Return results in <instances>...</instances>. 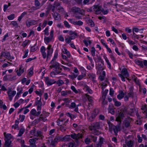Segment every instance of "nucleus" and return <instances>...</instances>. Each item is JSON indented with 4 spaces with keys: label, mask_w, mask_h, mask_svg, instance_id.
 Instances as JSON below:
<instances>
[{
    "label": "nucleus",
    "mask_w": 147,
    "mask_h": 147,
    "mask_svg": "<svg viewBox=\"0 0 147 147\" xmlns=\"http://www.w3.org/2000/svg\"><path fill=\"white\" fill-rule=\"evenodd\" d=\"M100 128V125L98 122H96L92 124L89 126V128L90 130L91 131L92 134L94 135H98L100 134V133L98 129Z\"/></svg>",
    "instance_id": "f257e3e1"
},
{
    "label": "nucleus",
    "mask_w": 147,
    "mask_h": 147,
    "mask_svg": "<svg viewBox=\"0 0 147 147\" xmlns=\"http://www.w3.org/2000/svg\"><path fill=\"white\" fill-rule=\"evenodd\" d=\"M103 10V8L101 6L94 5L89 9V11L91 12L94 11L96 14H99L102 12Z\"/></svg>",
    "instance_id": "f03ea898"
},
{
    "label": "nucleus",
    "mask_w": 147,
    "mask_h": 147,
    "mask_svg": "<svg viewBox=\"0 0 147 147\" xmlns=\"http://www.w3.org/2000/svg\"><path fill=\"white\" fill-rule=\"evenodd\" d=\"M118 75L121 78L122 81L123 82L125 81V78H127L129 76L127 69L125 68L123 69L121 71V74H119Z\"/></svg>",
    "instance_id": "7ed1b4c3"
},
{
    "label": "nucleus",
    "mask_w": 147,
    "mask_h": 147,
    "mask_svg": "<svg viewBox=\"0 0 147 147\" xmlns=\"http://www.w3.org/2000/svg\"><path fill=\"white\" fill-rule=\"evenodd\" d=\"M3 57H5L8 60L13 59L14 57L13 56H11L10 53L8 51H2L1 53L0 57L2 58Z\"/></svg>",
    "instance_id": "20e7f679"
},
{
    "label": "nucleus",
    "mask_w": 147,
    "mask_h": 147,
    "mask_svg": "<svg viewBox=\"0 0 147 147\" xmlns=\"http://www.w3.org/2000/svg\"><path fill=\"white\" fill-rule=\"evenodd\" d=\"M71 10L74 14L79 13L80 14L83 15L84 13V11L83 9L76 7H73Z\"/></svg>",
    "instance_id": "39448f33"
},
{
    "label": "nucleus",
    "mask_w": 147,
    "mask_h": 147,
    "mask_svg": "<svg viewBox=\"0 0 147 147\" xmlns=\"http://www.w3.org/2000/svg\"><path fill=\"white\" fill-rule=\"evenodd\" d=\"M70 137L72 139L74 140L76 143H78V140L82 138V136L81 134H76L74 133L70 135Z\"/></svg>",
    "instance_id": "423d86ee"
},
{
    "label": "nucleus",
    "mask_w": 147,
    "mask_h": 147,
    "mask_svg": "<svg viewBox=\"0 0 147 147\" xmlns=\"http://www.w3.org/2000/svg\"><path fill=\"white\" fill-rule=\"evenodd\" d=\"M45 82L48 86H51L56 82L54 80L51 79L47 77H45Z\"/></svg>",
    "instance_id": "0eeeda50"
},
{
    "label": "nucleus",
    "mask_w": 147,
    "mask_h": 147,
    "mask_svg": "<svg viewBox=\"0 0 147 147\" xmlns=\"http://www.w3.org/2000/svg\"><path fill=\"white\" fill-rule=\"evenodd\" d=\"M7 94L9 100L11 101L12 100L13 97L16 94V91H12L11 90H8L7 92Z\"/></svg>",
    "instance_id": "6e6552de"
},
{
    "label": "nucleus",
    "mask_w": 147,
    "mask_h": 147,
    "mask_svg": "<svg viewBox=\"0 0 147 147\" xmlns=\"http://www.w3.org/2000/svg\"><path fill=\"white\" fill-rule=\"evenodd\" d=\"M132 121V119L130 117H127L125 118L123 122L125 127L127 128L130 126V123Z\"/></svg>",
    "instance_id": "1a4fd4ad"
},
{
    "label": "nucleus",
    "mask_w": 147,
    "mask_h": 147,
    "mask_svg": "<svg viewBox=\"0 0 147 147\" xmlns=\"http://www.w3.org/2000/svg\"><path fill=\"white\" fill-rule=\"evenodd\" d=\"M16 76L12 77L11 75H5L3 78L4 81H12L16 79Z\"/></svg>",
    "instance_id": "9d476101"
},
{
    "label": "nucleus",
    "mask_w": 147,
    "mask_h": 147,
    "mask_svg": "<svg viewBox=\"0 0 147 147\" xmlns=\"http://www.w3.org/2000/svg\"><path fill=\"white\" fill-rule=\"evenodd\" d=\"M38 139V138L34 137L33 138L30 139L29 142L30 143V146L31 147H36V146L35 144L36 141Z\"/></svg>",
    "instance_id": "9b49d317"
},
{
    "label": "nucleus",
    "mask_w": 147,
    "mask_h": 147,
    "mask_svg": "<svg viewBox=\"0 0 147 147\" xmlns=\"http://www.w3.org/2000/svg\"><path fill=\"white\" fill-rule=\"evenodd\" d=\"M36 21L34 20H30L27 21L26 22V25L27 27H29L30 26L35 25L36 24Z\"/></svg>",
    "instance_id": "f8f14e48"
},
{
    "label": "nucleus",
    "mask_w": 147,
    "mask_h": 147,
    "mask_svg": "<svg viewBox=\"0 0 147 147\" xmlns=\"http://www.w3.org/2000/svg\"><path fill=\"white\" fill-rule=\"evenodd\" d=\"M41 100V98H40V100H36L35 103V105L37 106V111L41 110V109L42 102Z\"/></svg>",
    "instance_id": "ddd939ff"
},
{
    "label": "nucleus",
    "mask_w": 147,
    "mask_h": 147,
    "mask_svg": "<svg viewBox=\"0 0 147 147\" xmlns=\"http://www.w3.org/2000/svg\"><path fill=\"white\" fill-rule=\"evenodd\" d=\"M17 90L18 91V92L15 98V100L18 99L20 97V94L22 93L23 91V88L19 87H17Z\"/></svg>",
    "instance_id": "4468645a"
},
{
    "label": "nucleus",
    "mask_w": 147,
    "mask_h": 147,
    "mask_svg": "<svg viewBox=\"0 0 147 147\" xmlns=\"http://www.w3.org/2000/svg\"><path fill=\"white\" fill-rule=\"evenodd\" d=\"M50 64L51 65L50 66L51 69L52 68H55V69H58L59 66V63L53 61V63H51V61L50 62Z\"/></svg>",
    "instance_id": "2eb2a0df"
},
{
    "label": "nucleus",
    "mask_w": 147,
    "mask_h": 147,
    "mask_svg": "<svg viewBox=\"0 0 147 147\" xmlns=\"http://www.w3.org/2000/svg\"><path fill=\"white\" fill-rule=\"evenodd\" d=\"M6 133H4V134L5 136V140L12 141L13 140V136L11 134H7L5 135Z\"/></svg>",
    "instance_id": "dca6fc26"
},
{
    "label": "nucleus",
    "mask_w": 147,
    "mask_h": 147,
    "mask_svg": "<svg viewBox=\"0 0 147 147\" xmlns=\"http://www.w3.org/2000/svg\"><path fill=\"white\" fill-rule=\"evenodd\" d=\"M38 112H36V110L33 109L30 111L31 113L34 116H38L41 113V110L38 111Z\"/></svg>",
    "instance_id": "f3484780"
},
{
    "label": "nucleus",
    "mask_w": 147,
    "mask_h": 147,
    "mask_svg": "<svg viewBox=\"0 0 147 147\" xmlns=\"http://www.w3.org/2000/svg\"><path fill=\"white\" fill-rule=\"evenodd\" d=\"M129 97L132 98L134 97V93L133 92V88L132 87H130L129 89V92L127 95Z\"/></svg>",
    "instance_id": "a211bd4d"
},
{
    "label": "nucleus",
    "mask_w": 147,
    "mask_h": 147,
    "mask_svg": "<svg viewBox=\"0 0 147 147\" xmlns=\"http://www.w3.org/2000/svg\"><path fill=\"white\" fill-rule=\"evenodd\" d=\"M34 137L40 138L41 139H42V133L41 131H37L36 132H35L34 134Z\"/></svg>",
    "instance_id": "6ab92c4d"
},
{
    "label": "nucleus",
    "mask_w": 147,
    "mask_h": 147,
    "mask_svg": "<svg viewBox=\"0 0 147 147\" xmlns=\"http://www.w3.org/2000/svg\"><path fill=\"white\" fill-rule=\"evenodd\" d=\"M124 117V114L122 113H120L116 117V121H122Z\"/></svg>",
    "instance_id": "aec40b11"
},
{
    "label": "nucleus",
    "mask_w": 147,
    "mask_h": 147,
    "mask_svg": "<svg viewBox=\"0 0 147 147\" xmlns=\"http://www.w3.org/2000/svg\"><path fill=\"white\" fill-rule=\"evenodd\" d=\"M23 67L22 65H20V67L19 69L16 72L18 76H20L21 74L23 73L24 72Z\"/></svg>",
    "instance_id": "412c9836"
},
{
    "label": "nucleus",
    "mask_w": 147,
    "mask_h": 147,
    "mask_svg": "<svg viewBox=\"0 0 147 147\" xmlns=\"http://www.w3.org/2000/svg\"><path fill=\"white\" fill-rule=\"evenodd\" d=\"M107 122L108 124L109 130L110 132H112L115 127V125H113L112 123L109 121H107Z\"/></svg>",
    "instance_id": "4be33fe9"
},
{
    "label": "nucleus",
    "mask_w": 147,
    "mask_h": 147,
    "mask_svg": "<svg viewBox=\"0 0 147 147\" xmlns=\"http://www.w3.org/2000/svg\"><path fill=\"white\" fill-rule=\"evenodd\" d=\"M124 96V93L122 91H120L119 94L117 95V97L119 100H121Z\"/></svg>",
    "instance_id": "5701e85b"
},
{
    "label": "nucleus",
    "mask_w": 147,
    "mask_h": 147,
    "mask_svg": "<svg viewBox=\"0 0 147 147\" xmlns=\"http://www.w3.org/2000/svg\"><path fill=\"white\" fill-rule=\"evenodd\" d=\"M135 63L139 66H140L142 68L144 67V65L143 64V62L142 61L139 60L138 59H136L135 60Z\"/></svg>",
    "instance_id": "b1692460"
},
{
    "label": "nucleus",
    "mask_w": 147,
    "mask_h": 147,
    "mask_svg": "<svg viewBox=\"0 0 147 147\" xmlns=\"http://www.w3.org/2000/svg\"><path fill=\"white\" fill-rule=\"evenodd\" d=\"M66 115L69 117L71 119L76 118L77 117V115H74L69 113H66Z\"/></svg>",
    "instance_id": "393cba45"
},
{
    "label": "nucleus",
    "mask_w": 147,
    "mask_h": 147,
    "mask_svg": "<svg viewBox=\"0 0 147 147\" xmlns=\"http://www.w3.org/2000/svg\"><path fill=\"white\" fill-rule=\"evenodd\" d=\"M53 16V17L55 20H59V19H60V16L57 12H54Z\"/></svg>",
    "instance_id": "a878e982"
},
{
    "label": "nucleus",
    "mask_w": 147,
    "mask_h": 147,
    "mask_svg": "<svg viewBox=\"0 0 147 147\" xmlns=\"http://www.w3.org/2000/svg\"><path fill=\"white\" fill-rule=\"evenodd\" d=\"M62 136H59L58 135H57L54 140H55V142L57 143L60 141H62Z\"/></svg>",
    "instance_id": "bb28decb"
},
{
    "label": "nucleus",
    "mask_w": 147,
    "mask_h": 147,
    "mask_svg": "<svg viewBox=\"0 0 147 147\" xmlns=\"http://www.w3.org/2000/svg\"><path fill=\"white\" fill-rule=\"evenodd\" d=\"M120 129H121L119 128V127L116 126H115V127L114 128L113 130L115 133V135H117L118 132L120 130Z\"/></svg>",
    "instance_id": "cd10ccee"
},
{
    "label": "nucleus",
    "mask_w": 147,
    "mask_h": 147,
    "mask_svg": "<svg viewBox=\"0 0 147 147\" xmlns=\"http://www.w3.org/2000/svg\"><path fill=\"white\" fill-rule=\"evenodd\" d=\"M5 147H11L12 145L11 144V141L5 140Z\"/></svg>",
    "instance_id": "c85d7f7f"
},
{
    "label": "nucleus",
    "mask_w": 147,
    "mask_h": 147,
    "mask_svg": "<svg viewBox=\"0 0 147 147\" xmlns=\"http://www.w3.org/2000/svg\"><path fill=\"white\" fill-rule=\"evenodd\" d=\"M84 88L87 92H88L90 94H92V90L91 89L90 87L87 85H86L85 86Z\"/></svg>",
    "instance_id": "c756f323"
},
{
    "label": "nucleus",
    "mask_w": 147,
    "mask_h": 147,
    "mask_svg": "<svg viewBox=\"0 0 147 147\" xmlns=\"http://www.w3.org/2000/svg\"><path fill=\"white\" fill-rule=\"evenodd\" d=\"M104 138H101L99 139V141L98 144H97V147H101L103 143Z\"/></svg>",
    "instance_id": "7c9ffc66"
},
{
    "label": "nucleus",
    "mask_w": 147,
    "mask_h": 147,
    "mask_svg": "<svg viewBox=\"0 0 147 147\" xmlns=\"http://www.w3.org/2000/svg\"><path fill=\"white\" fill-rule=\"evenodd\" d=\"M70 135H67L64 137L62 136V141H69L70 139Z\"/></svg>",
    "instance_id": "2f4dec72"
},
{
    "label": "nucleus",
    "mask_w": 147,
    "mask_h": 147,
    "mask_svg": "<svg viewBox=\"0 0 147 147\" xmlns=\"http://www.w3.org/2000/svg\"><path fill=\"white\" fill-rule=\"evenodd\" d=\"M78 74H75L74 73L72 74V75H69L68 76L69 78H71L72 80H74L78 76Z\"/></svg>",
    "instance_id": "473e14b6"
},
{
    "label": "nucleus",
    "mask_w": 147,
    "mask_h": 147,
    "mask_svg": "<svg viewBox=\"0 0 147 147\" xmlns=\"http://www.w3.org/2000/svg\"><path fill=\"white\" fill-rule=\"evenodd\" d=\"M58 55V52L57 50L55 51L54 53V56L52 60L51 61V63H53V61L55 60L57 58Z\"/></svg>",
    "instance_id": "72a5a7b5"
},
{
    "label": "nucleus",
    "mask_w": 147,
    "mask_h": 147,
    "mask_svg": "<svg viewBox=\"0 0 147 147\" xmlns=\"http://www.w3.org/2000/svg\"><path fill=\"white\" fill-rule=\"evenodd\" d=\"M25 131V129L23 128L20 129L19 130V133L18 135V136H21L24 134Z\"/></svg>",
    "instance_id": "f704fd0d"
},
{
    "label": "nucleus",
    "mask_w": 147,
    "mask_h": 147,
    "mask_svg": "<svg viewBox=\"0 0 147 147\" xmlns=\"http://www.w3.org/2000/svg\"><path fill=\"white\" fill-rule=\"evenodd\" d=\"M126 145L128 147H132L134 145V142L131 140H129L126 143Z\"/></svg>",
    "instance_id": "c9c22d12"
},
{
    "label": "nucleus",
    "mask_w": 147,
    "mask_h": 147,
    "mask_svg": "<svg viewBox=\"0 0 147 147\" xmlns=\"http://www.w3.org/2000/svg\"><path fill=\"white\" fill-rule=\"evenodd\" d=\"M53 49H51L49 50H48L47 51V58H48L49 57H51L52 56V55L53 53Z\"/></svg>",
    "instance_id": "e433bc0d"
},
{
    "label": "nucleus",
    "mask_w": 147,
    "mask_h": 147,
    "mask_svg": "<svg viewBox=\"0 0 147 147\" xmlns=\"http://www.w3.org/2000/svg\"><path fill=\"white\" fill-rule=\"evenodd\" d=\"M99 110L98 109H95L92 113V114L95 117L96 116V115L98 114L99 113Z\"/></svg>",
    "instance_id": "4c0bfd02"
},
{
    "label": "nucleus",
    "mask_w": 147,
    "mask_h": 147,
    "mask_svg": "<svg viewBox=\"0 0 147 147\" xmlns=\"http://www.w3.org/2000/svg\"><path fill=\"white\" fill-rule=\"evenodd\" d=\"M60 6V4L59 2H55L53 7H54V8H55L56 9H57Z\"/></svg>",
    "instance_id": "58836bf2"
},
{
    "label": "nucleus",
    "mask_w": 147,
    "mask_h": 147,
    "mask_svg": "<svg viewBox=\"0 0 147 147\" xmlns=\"http://www.w3.org/2000/svg\"><path fill=\"white\" fill-rule=\"evenodd\" d=\"M63 52L64 54L66 55L68 58H70L71 56V54L66 49H64V51Z\"/></svg>",
    "instance_id": "ea45409f"
},
{
    "label": "nucleus",
    "mask_w": 147,
    "mask_h": 147,
    "mask_svg": "<svg viewBox=\"0 0 147 147\" xmlns=\"http://www.w3.org/2000/svg\"><path fill=\"white\" fill-rule=\"evenodd\" d=\"M83 24V22H82L81 20H78V21H75L74 25L81 26H82Z\"/></svg>",
    "instance_id": "a19ab883"
},
{
    "label": "nucleus",
    "mask_w": 147,
    "mask_h": 147,
    "mask_svg": "<svg viewBox=\"0 0 147 147\" xmlns=\"http://www.w3.org/2000/svg\"><path fill=\"white\" fill-rule=\"evenodd\" d=\"M91 54L93 57L95 56L96 49L94 47H92L90 51Z\"/></svg>",
    "instance_id": "79ce46f5"
},
{
    "label": "nucleus",
    "mask_w": 147,
    "mask_h": 147,
    "mask_svg": "<svg viewBox=\"0 0 147 147\" xmlns=\"http://www.w3.org/2000/svg\"><path fill=\"white\" fill-rule=\"evenodd\" d=\"M85 96L86 98H87L89 101L91 103H92L93 102V100L92 99V97L91 96H90L89 95H88L87 94H85Z\"/></svg>",
    "instance_id": "37998d69"
},
{
    "label": "nucleus",
    "mask_w": 147,
    "mask_h": 147,
    "mask_svg": "<svg viewBox=\"0 0 147 147\" xmlns=\"http://www.w3.org/2000/svg\"><path fill=\"white\" fill-rule=\"evenodd\" d=\"M30 42V40H26L23 43L22 45L24 47H25Z\"/></svg>",
    "instance_id": "c03bdc74"
},
{
    "label": "nucleus",
    "mask_w": 147,
    "mask_h": 147,
    "mask_svg": "<svg viewBox=\"0 0 147 147\" xmlns=\"http://www.w3.org/2000/svg\"><path fill=\"white\" fill-rule=\"evenodd\" d=\"M51 40V39L49 37H45L44 41L46 44H47Z\"/></svg>",
    "instance_id": "a18cd8bd"
},
{
    "label": "nucleus",
    "mask_w": 147,
    "mask_h": 147,
    "mask_svg": "<svg viewBox=\"0 0 147 147\" xmlns=\"http://www.w3.org/2000/svg\"><path fill=\"white\" fill-rule=\"evenodd\" d=\"M11 24L13 26V27H15L16 28L18 27V24L16 21H13L11 22Z\"/></svg>",
    "instance_id": "49530a36"
},
{
    "label": "nucleus",
    "mask_w": 147,
    "mask_h": 147,
    "mask_svg": "<svg viewBox=\"0 0 147 147\" xmlns=\"http://www.w3.org/2000/svg\"><path fill=\"white\" fill-rule=\"evenodd\" d=\"M39 119L40 121L41 120L43 122H45L47 120V119L46 118V117H43V114H41L40 115V117Z\"/></svg>",
    "instance_id": "de8ad7c7"
},
{
    "label": "nucleus",
    "mask_w": 147,
    "mask_h": 147,
    "mask_svg": "<svg viewBox=\"0 0 147 147\" xmlns=\"http://www.w3.org/2000/svg\"><path fill=\"white\" fill-rule=\"evenodd\" d=\"M57 83L59 86H60L63 84L64 83L62 80H59L57 82Z\"/></svg>",
    "instance_id": "09e8293b"
},
{
    "label": "nucleus",
    "mask_w": 147,
    "mask_h": 147,
    "mask_svg": "<svg viewBox=\"0 0 147 147\" xmlns=\"http://www.w3.org/2000/svg\"><path fill=\"white\" fill-rule=\"evenodd\" d=\"M49 29V26H47L46 27L45 30H44V34L45 35L48 36L49 35V32H48Z\"/></svg>",
    "instance_id": "8fccbe9b"
},
{
    "label": "nucleus",
    "mask_w": 147,
    "mask_h": 147,
    "mask_svg": "<svg viewBox=\"0 0 147 147\" xmlns=\"http://www.w3.org/2000/svg\"><path fill=\"white\" fill-rule=\"evenodd\" d=\"M63 23L64 25L67 28H70L71 26L67 21H64Z\"/></svg>",
    "instance_id": "3c124183"
},
{
    "label": "nucleus",
    "mask_w": 147,
    "mask_h": 147,
    "mask_svg": "<svg viewBox=\"0 0 147 147\" xmlns=\"http://www.w3.org/2000/svg\"><path fill=\"white\" fill-rule=\"evenodd\" d=\"M34 0V5L36 7H40L41 4L39 2L38 0Z\"/></svg>",
    "instance_id": "603ef678"
},
{
    "label": "nucleus",
    "mask_w": 147,
    "mask_h": 147,
    "mask_svg": "<svg viewBox=\"0 0 147 147\" xmlns=\"http://www.w3.org/2000/svg\"><path fill=\"white\" fill-rule=\"evenodd\" d=\"M57 9L58 10V12L59 13H64V9L61 6L59 7Z\"/></svg>",
    "instance_id": "864d4df0"
},
{
    "label": "nucleus",
    "mask_w": 147,
    "mask_h": 147,
    "mask_svg": "<svg viewBox=\"0 0 147 147\" xmlns=\"http://www.w3.org/2000/svg\"><path fill=\"white\" fill-rule=\"evenodd\" d=\"M88 24L92 27H94V22L91 20H89L88 22Z\"/></svg>",
    "instance_id": "5fc2aeb1"
},
{
    "label": "nucleus",
    "mask_w": 147,
    "mask_h": 147,
    "mask_svg": "<svg viewBox=\"0 0 147 147\" xmlns=\"http://www.w3.org/2000/svg\"><path fill=\"white\" fill-rule=\"evenodd\" d=\"M15 18V15L12 14L7 17V18L9 20H13Z\"/></svg>",
    "instance_id": "6e6d98bb"
},
{
    "label": "nucleus",
    "mask_w": 147,
    "mask_h": 147,
    "mask_svg": "<svg viewBox=\"0 0 147 147\" xmlns=\"http://www.w3.org/2000/svg\"><path fill=\"white\" fill-rule=\"evenodd\" d=\"M110 57L111 58V60L113 61V62L115 63L116 62V59L115 57H114L113 54H111L110 55Z\"/></svg>",
    "instance_id": "4d7b16f0"
},
{
    "label": "nucleus",
    "mask_w": 147,
    "mask_h": 147,
    "mask_svg": "<svg viewBox=\"0 0 147 147\" xmlns=\"http://www.w3.org/2000/svg\"><path fill=\"white\" fill-rule=\"evenodd\" d=\"M36 45V43L33 46L31 47L30 49V52H34L36 50V49L35 47V46Z\"/></svg>",
    "instance_id": "13d9d810"
},
{
    "label": "nucleus",
    "mask_w": 147,
    "mask_h": 147,
    "mask_svg": "<svg viewBox=\"0 0 147 147\" xmlns=\"http://www.w3.org/2000/svg\"><path fill=\"white\" fill-rule=\"evenodd\" d=\"M89 78L90 79H92V80L96 78V75L95 74H91L89 75Z\"/></svg>",
    "instance_id": "bf43d9fd"
},
{
    "label": "nucleus",
    "mask_w": 147,
    "mask_h": 147,
    "mask_svg": "<svg viewBox=\"0 0 147 147\" xmlns=\"http://www.w3.org/2000/svg\"><path fill=\"white\" fill-rule=\"evenodd\" d=\"M71 89L76 94L78 93V91L76 90L75 87L74 86H71Z\"/></svg>",
    "instance_id": "052dcab7"
},
{
    "label": "nucleus",
    "mask_w": 147,
    "mask_h": 147,
    "mask_svg": "<svg viewBox=\"0 0 147 147\" xmlns=\"http://www.w3.org/2000/svg\"><path fill=\"white\" fill-rule=\"evenodd\" d=\"M104 46L107 49V51L109 52V53H112V51L111 49L109 48L108 46V45H107V44H104Z\"/></svg>",
    "instance_id": "680f3d73"
},
{
    "label": "nucleus",
    "mask_w": 147,
    "mask_h": 147,
    "mask_svg": "<svg viewBox=\"0 0 147 147\" xmlns=\"http://www.w3.org/2000/svg\"><path fill=\"white\" fill-rule=\"evenodd\" d=\"M108 90H105V91L102 93V97L103 98H105L106 95L108 92Z\"/></svg>",
    "instance_id": "e2e57ef3"
},
{
    "label": "nucleus",
    "mask_w": 147,
    "mask_h": 147,
    "mask_svg": "<svg viewBox=\"0 0 147 147\" xmlns=\"http://www.w3.org/2000/svg\"><path fill=\"white\" fill-rule=\"evenodd\" d=\"M86 76V74L81 75L79 76L77 78V79L79 80H80L82 79Z\"/></svg>",
    "instance_id": "0e129e2a"
},
{
    "label": "nucleus",
    "mask_w": 147,
    "mask_h": 147,
    "mask_svg": "<svg viewBox=\"0 0 147 147\" xmlns=\"http://www.w3.org/2000/svg\"><path fill=\"white\" fill-rule=\"evenodd\" d=\"M76 106V104L74 102H71L70 104V108H75Z\"/></svg>",
    "instance_id": "69168bd1"
},
{
    "label": "nucleus",
    "mask_w": 147,
    "mask_h": 147,
    "mask_svg": "<svg viewBox=\"0 0 147 147\" xmlns=\"http://www.w3.org/2000/svg\"><path fill=\"white\" fill-rule=\"evenodd\" d=\"M114 91L112 88H110L109 90V94L111 96H113L114 94Z\"/></svg>",
    "instance_id": "338daca9"
},
{
    "label": "nucleus",
    "mask_w": 147,
    "mask_h": 147,
    "mask_svg": "<svg viewBox=\"0 0 147 147\" xmlns=\"http://www.w3.org/2000/svg\"><path fill=\"white\" fill-rule=\"evenodd\" d=\"M91 139L94 142H96L97 140V137L94 136H91Z\"/></svg>",
    "instance_id": "774afa93"
}]
</instances>
